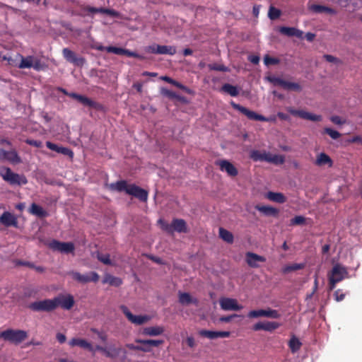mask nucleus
Segmentation results:
<instances>
[{"instance_id":"1","label":"nucleus","mask_w":362,"mask_h":362,"mask_svg":"<svg viewBox=\"0 0 362 362\" xmlns=\"http://www.w3.org/2000/svg\"><path fill=\"white\" fill-rule=\"evenodd\" d=\"M28 337V332L22 329H7L0 332L1 339L16 345L25 341Z\"/></svg>"},{"instance_id":"2","label":"nucleus","mask_w":362,"mask_h":362,"mask_svg":"<svg viewBox=\"0 0 362 362\" xmlns=\"http://www.w3.org/2000/svg\"><path fill=\"white\" fill-rule=\"evenodd\" d=\"M0 176L11 186H21L28 183V180L24 175L13 173L11 169L8 167L0 168Z\"/></svg>"},{"instance_id":"3","label":"nucleus","mask_w":362,"mask_h":362,"mask_svg":"<svg viewBox=\"0 0 362 362\" xmlns=\"http://www.w3.org/2000/svg\"><path fill=\"white\" fill-rule=\"evenodd\" d=\"M91 48L98 51H107L109 53H114L117 55H126L129 57H134L140 59H143L144 57L137 54L136 52L130 51L127 49L117 47L113 46L104 47L98 42L93 43L91 45Z\"/></svg>"},{"instance_id":"4","label":"nucleus","mask_w":362,"mask_h":362,"mask_svg":"<svg viewBox=\"0 0 362 362\" xmlns=\"http://www.w3.org/2000/svg\"><path fill=\"white\" fill-rule=\"evenodd\" d=\"M348 275L344 267L339 264H335L328 276L329 289L333 290L337 283L341 281Z\"/></svg>"},{"instance_id":"5","label":"nucleus","mask_w":362,"mask_h":362,"mask_svg":"<svg viewBox=\"0 0 362 362\" xmlns=\"http://www.w3.org/2000/svg\"><path fill=\"white\" fill-rule=\"evenodd\" d=\"M28 308L35 312H52L57 308L55 298L52 299H45L31 303Z\"/></svg>"},{"instance_id":"6","label":"nucleus","mask_w":362,"mask_h":362,"mask_svg":"<svg viewBox=\"0 0 362 362\" xmlns=\"http://www.w3.org/2000/svg\"><path fill=\"white\" fill-rule=\"evenodd\" d=\"M231 106L236 110H238L242 114L245 115L249 119L261 122H270L274 121V119L266 117L262 115H259L254 111L237 104L234 102L230 103Z\"/></svg>"},{"instance_id":"7","label":"nucleus","mask_w":362,"mask_h":362,"mask_svg":"<svg viewBox=\"0 0 362 362\" xmlns=\"http://www.w3.org/2000/svg\"><path fill=\"white\" fill-rule=\"evenodd\" d=\"M71 278L77 282L86 284L88 282H97L99 280V275L95 272H90L86 274L75 271H71L68 273Z\"/></svg>"},{"instance_id":"8","label":"nucleus","mask_w":362,"mask_h":362,"mask_svg":"<svg viewBox=\"0 0 362 362\" xmlns=\"http://www.w3.org/2000/svg\"><path fill=\"white\" fill-rule=\"evenodd\" d=\"M20 57L21 58V61L18 66L19 69L33 68L36 71H40L42 69V64L40 60L34 56L30 55L26 57H23L20 55Z\"/></svg>"},{"instance_id":"9","label":"nucleus","mask_w":362,"mask_h":362,"mask_svg":"<svg viewBox=\"0 0 362 362\" xmlns=\"http://www.w3.org/2000/svg\"><path fill=\"white\" fill-rule=\"evenodd\" d=\"M69 96L73 99L76 100L77 101H78L80 103L85 106L93 108L96 110H103L104 107L102 104L95 102L85 95H80L76 93H71L70 94H69Z\"/></svg>"},{"instance_id":"10","label":"nucleus","mask_w":362,"mask_h":362,"mask_svg":"<svg viewBox=\"0 0 362 362\" xmlns=\"http://www.w3.org/2000/svg\"><path fill=\"white\" fill-rule=\"evenodd\" d=\"M62 54L64 58L69 63L79 67H82L86 62V60L83 57H78L77 54L69 49V48H64L62 49Z\"/></svg>"},{"instance_id":"11","label":"nucleus","mask_w":362,"mask_h":362,"mask_svg":"<svg viewBox=\"0 0 362 362\" xmlns=\"http://www.w3.org/2000/svg\"><path fill=\"white\" fill-rule=\"evenodd\" d=\"M121 310L128 319L129 322L136 325H141L148 320H150V317L148 315H133L125 305H122L120 307Z\"/></svg>"},{"instance_id":"12","label":"nucleus","mask_w":362,"mask_h":362,"mask_svg":"<svg viewBox=\"0 0 362 362\" xmlns=\"http://www.w3.org/2000/svg\"><path fill=\"white\" fill-rule=\"evenodd\" d=\"M81 11L86 12L88 13H103L108 15L113 18H119L121 14L119 12L117 11L115 9L107 8H95L90 6H83L81 7Z\"/></svg>"},{"instance_id":"13","label":"nucleus","mask_w":362,"mask_h":362,"mask_svg":"<svg viewBox=\"0 0 362 362\" xmlns=\"http://www.w3.org/2000/svg\"><path fill=\"white\" fill-rule=\"evenodd\" d=\"M49 246L53 250L59 251L64 253H73L75 249L74 243L71 242H59L56 240H52Z\"/></svg>"},{"instance_id":"14","label":"nucleus","mask_w":362,"mask_h":362,"mask_svg":"<svg viewBox=\"0 0 362 362\" xmlns=\"http://www.w3.org/2000/svg\"><path fill=\"white\" fill-rule=\"evenodd\" d=\"M270 81L272 82L275 86H281L287 90H294L296 92H300L302 90L300 85L298 83L286 81L281 78H270Z\"/></svg>"},{"instance_id":"15","label":"nucleus","mask_w":362,"mask_h":362,"mask_svg":"<svg viewBox=\"0 0 362 362\" xmlns=\"http://www.w3.org/2000/svg\"><path fill=\"white\" fill-rule=\"evenodd\" d=\"M54 298L57 308L61 307L64 310H70L74 305V298L71 294H59Z\"/></svg>"},{"instance_id":"16","label":"nucleus","mask_w":362,"mask_h":362,"mask_svg":"<svg viewBox=\"0 0 362 362\" xmlns=\"http://www.w3.org/2000/svg\"><path fill=\"white\" fill-rule=\"evenodd\" d=\"M221 308L223 310L238 311L243 309V306L238 303L236 299L230 298H221L219 300Z\"/></svg>"},{"instance_id":"17","label":"nucleus","mask_w":362,"mask_h":362,"mask_svg":"<svg viewBox=\"0 0 362 362\" xmlns=\"http://www.w3.org/2000/svg\"><path fill=\"white\" fill-rule=\"evenodd\" d=\"M288 112L293 115L299 117L304 119H308L313 122H320L322 120V117L321 115H315L304 110H298L293 108H290L288 110Z\"/></svg>"},{"instance_id":"18","label":"nucleus","mask_w":362,"mask_h":362,"mask_svg":"<svg viewBox=\"0 0 362 362\" xmlns=\"http://www.w3.org/2000/svg\"><path fill=\"white\" fill-rule=\"evenodd\" d=\"M0 223L6 227L18 228L17 217L9 211H4L0 216Z\"/></svg>"},{"instance_id":"19","label":"nucleus","mask_w":362,"mask_h":362,"mask_svg":"<svg viewBox=\"0 0 362 362\" xmlns=\"http://www.w3.org/2000/svg\"><path fill=\"white\" fill-rule=\"evenodd\" d=\"M127 194L134 196L141 202H146L148 199V192L134 184L129 185Z\"/></svg>"},{"instance_id":"20","label":"nucleus","mask_w":362,"mask_h":362,"mask_svg":"<svg viewBox=\"0 0 362 362\" xmlns=\"http://www.w3.org/2000/svg\"><path fill=\"white\" fill-rule=\"evenodd\" d=\"M221 171H226L229 176L235 177L238 174L237 168L227 160H220L216 162Z\"/></svg>"},{"instance_id":"21","label":"nucleus","mask_w":362,"mask_h":362,"mask_svg":"<svg viewBox=\"0 0 362 362\" xmlns=\"http://www.w3.org/2000/svg\"><path fill=\"white\" fill-rule=\"evenodd\" d=\"M199 334L202 337H206L211 339H216L218 337L226 338L230 335V332L228 331H211L202 329L199 332Z\"/></svg>"},{"instance_id":"22","label":"nucleus","mask_w":362,"mask_h":362,"mask_svg":"<svg viewBox=\"0 0 362 362\" xmlns=\"http://www.w3.org/2000/svg\"><path fill=\"white\" fill-rule=\"evenodd\" d=\"M246 262L247 264L252 268H257L259 267L258 262H266V258L263 256L257 255L255 253L248 252L246 253Z\"/></svg>"},{"instance_id":"23","label":"nucleus","mask_w":362,"mask_h":362,"mask_svg":"<svg viewBox=\"0 0 362 362\" xmlns=\"http://www.w3.org/2000/svg\"><path fill=\"white\" fill-rule=\"evenodd\" d=\"M0 158L5 159L9 162L17 164L21 162V158L18 155L17 152L13 151H5L0 149Z\"/></svg>"},{"instance_id":"24","label":"nucleus","mask_w":362,"mask_h":362,"mask_svg":"<svg viewBox=\"0 0 362 362\" xmlns=\"http://www.w3.org/2000/svg\"><path fill=\"white\" fill-rule=\"evenodd\" d=\"M46 146L52 151H56V152L63 154L64 156H67L71 159H72L74 157V152L69 148L59 146L58 145H57L51 141H47Z\"/></svg>"},{"instance_id":"25","label":"nucleus","mask_w":362,"mask_h":362,"mask_svg":"<svg viewBox=\"0 0 362 362\" xmlns=\"http://www.w3.org/2000/svg\"><path fill=\"white\" fill-rule=\"evenodd\" d=\"M169 226L166 227V230H168ZM170 228H172L175 231L178 233H187L188 229L187 223L184 219L174 218L172 221Z\"/></svg>"},{"instance_id":"26","label":"nucleus","mask_w":362,"mask_h":362,"mask_svg":"<svg viewBox=\"0 0 362 362\" xmlns=\"http://www.w3.org/2000/svg\"><path fill=\"white\" fill-rule=\"evenodd\" d=\"M279 31L282 35L288 37L296 36L298 38H302L303 35V31L293 27L282 26L279 28Z\"/></svg>"},{"instance_id":"27","label":"nucleus","mask_w":362,"mask_h":362,"mask_svg":"<svg viewBox=\"0 0 362 362\" xmlns=\"http://www.w3.org/2000/svg\"><path fill=\"white\" fill-rule=\"evenodd\" d=\"M69 344L71 346H80L81 348L85 349L89 351H94V349L92 344L87 341L86 339L79 338H73L69 341Z\"/></svg>"},{"instance_id":"28","label":"nucleus","mask_w":362,"mask_h":362,"mask_svg":"<svg viewBox=\"0 0 362 362\" xmlns=\"http://www.w3.org/2000/svg\"><path fill=\"white\" fill-rule=\"evenodd\" d=\"M315 164L317 166L328 165L332 167L333 161L332 158L325 153H320L317 156Z\"/></svg>"},{"instance_id":"29","label":"nucleus","mask_w":362,"mask_h":362,"mask_svg":"<svg viewBox=\"0 0 362 362\" xmlns=\"http://www.w3.org/2000/svg\"><path fill=\"white\" fill-rule=\"evenodd\" d=\"M164 332V328L161 326L147 327L144 328L142 334L146 336L156 337L162 334Z\"/></svg>"},{"instance_id":"30","label":"nucleus","mask_w":362,"mask_h":362,"mask_svg":"<svg viewBox=\"0 0 362 362\" xmlns=\"http://www.w3.org/2000/svg\"><path fill=\"white\" fill-rule=\"evenodd\" d=\"M255 209L262 213L264 215L267 216H277L279 214V210L274 207L270 206H259L257 205Z\"/></svg>"},{"instance_id":"31","label":"nucleus","mask_w":362,"mask_h":362,"mask_svg":"<svg viewBox=\"0 0 362 362\" xmlns=\"http://www.w3.org/2000/svg\"><path fill=\"white\" fill-rule=\"evenodd\" d=\"M179 302L182 305H189L193 303L197 305L199 303V300L197 298H192L189 293L185 292H179Z\"/></svg>"},{"instance_id":"32","label":"nucleus","mask_w":362,"mask_h":362,"mask_svg":"<svg viewBox=\"0 0 362 362\" xmlns=\"http://www.w3.org/2000/svg\"><path fill=\"white\" fill-rule=\"evenodd\" d=\"M123 281L119 277L114 276L107 274L103 279V284H108L110 286L118 287L122 284Z\"/></svg>"},{"instance_id":"33","label":"nucleus","mask_w":362,"mask_h":362,"mask_svg":"<svg viewBox=\"0 0 362 362\" xmlns=\"http://www.w3.org/2000/svg\"><path fill=\"white\" fill-rule=\"evenodd\" d=\"M111 190L117 192H125L127 194V190L129 188V185L127 184L125 180H120L116 182L112 183L110 185Z\"/></svg>"},{"instance_id":"34","label":"nucleus","mask_w":362,"mask_h":362,"mask_svg":"<svg viewBox=\"0 0 362 362\" xmlns=\"http://www.w3.org/2000/svg\"><path fill=\"white\" fill-rule=\"evenodd\" d=\"M266 197L270 201L279 204H283L286 201V197L281 192H267Z\"/></svg>"},{"instance_id":"35","label":"nucleus","mask_w":362,"mask_h":362,"mask_svg":"<svg viewBox=\"0 0 362 362\" xmlns=\"http://www.w3.org/2000/svg\"><path fill=\"white\" fill-rule=\"evenodd\" d=\"M30 213L40 218H44L47 216V212L42 206L35 203H33L31 204L30 208Z\"/></svg>"},{"instance_id":"36","label":"nucleus","mask_w":362,"mask_h":362,"mask_svg":"<svg viewBox=\"0 0 362 362\" xmlns=\"http://www.w3.org/2000/svg\"><path fill=\"white\" fill-rule=\"evenodd\" d=\"M176 53V48L173 46L168 45H158L157 54H169L174 55Z\"/></svg>"},{"instance_id":"37","label":"nucleus","mask_w":362,"mask_h":362,"mask_svg":"<svg viewBox=\"0 0 362 362\" xmlns=\"http://www.w3.org/2000/svg\"><path fill=\"white\" fill-rule=\"evenodd\" d=\"M221 91L225 92L229 94L230 96L236 97L239 94V90L238 88L235 86H233L230 83H225L221 87Z\"/></svg>"},{"instance_id":"38","label":"nucleus","mask_w":362,"mask_h":362,"mask_svg":"<svg viewBox=\"0 0 362 362\" xmlns=\"http://www.w3.org/2000/svg\"><path fill=\"white\" fill-rule=\"evenodd\" d=\"M136 343H139L140 344H146L148 345L149 347L151 349V347H158L160 345H161L163 343V340L160 339H136L135 340Z\"/></svg>"},{"instance_id":"39","label":"nucleus","mask_w":362,"mask_h":362,"mask_svg":"<svg viewBox=\"0 0 362 362\" xmlns=\"http://www.w3.org/2000/svg\"><path fill=\"white\" fill-rule=\"evenodd\" d=\"M219 236L222 240L228 243H233V233L223 228H219Z\"/></svg>"},{"instance_id":"40","label":"nucleus","mask_w":362,"mask_h":362,"mask_svg":"<svg viewBox=\"0 0 362 362\" xmlns=\"http://www.w3.org/2000/svg\"><path fill=\"white\" fill-rule=\"evenodd\" d=\"M311 10L315 13H327L330 14H334L336 12L333 8H331L329 7L322 6V5H317L314 4L311 6Z\"/></svg>"},{"instance_id":"41","label":"nucleus","mask_w":362,"mask_h":362,"mask_svg":"<svg viewBox=\"0 0 362 362\" xmlns=\"http://www.w3.org/2000/svg\"><path fill=\"white\" fill-rule=\"evenodd\" d=\"M304 267H305V264H303V263H300V264L294 263V264H292L290 265L285 266L283 268L282 272L284 274H288V273L293 272V271L302 269Z\"/></svg>"},{"instance_id":"42","label":"nucleus","mask_w":362,"mask_h":362,"mask_svg":"<svg viewBox=\"0 0 362 362\" xmlns=\"http://www.w3.org/2000/svg\"><path fill=\"white\" fill-rule=\"evenodd\" d=\"M161 93L169 98H171V99H177L179 101H185V98L182 97V96H180L179 95H177L176 93L170 90H168L167 88H163L161 90Z\"/></svg>"},{"instance_id":"43","label":"nucleus","mask_w":362,"mask_h":362,"mask_svg":"<svg viewBox=\"0 0 362 362\" xmlns=\"http://www.w3.org/2000/svg\"><path fill=\"white\" fill-rule=\"evenodd\" d=\"M122 351V349L120 347H110L109 349L107 348L105 356L107 358H115L119 355Z\"/></svg>"},{"instance_id":"44","label":"nucleus","mask_w":362,"mask_h":362,"mask_svg":"<svg viewBox=\"0 0 362 362\" xmlns=\"http://www.w3.org/2000/svg\"><path fill=\"white\" fill-rule=\"evenodd\" d=\"M289 348L293 353L298 351L301 346V343L296 337H292L288 343Z\"/></svg>"},{"instance_id":"45","label":"nucleus","mask_w":362,"mask_h":362,"mask_svg":"<svg viewBox=\"0 0 362 362\" xmlns=\"http://www.w3.org/2000/svg\"><path fill=\"white\" fill-rule=\"evenodd\" d=\"M281 14V11L279 8H276L274 6H270L268 12V16L269 18L274 21L280 17Z\"/></svg>"},{"instance_id":"46","label":"nucleus","mask_w":362,"mask_h":362,"mask_svg":"<svg viewBox=\"0 0 362 362\" xmlns=\"http://www.w3.org/2000/svg\"><path fill=\"white\" fill-rule=\"evenodd\" d=\"M323 134H328L332 139H338L341 136V134L331 128L325 127L323 130Z\"/></svg>"},{"instance_id":"47","label":"nucleus","mask_w":362,"mask_h":362,"mask_svg":"<svg viewBox=\"0 0 362 362\" xmlns=\"http://www.w3.org/2000/svg\"><path fill=\"white\" fill-rule=\"evenodd\" d=\"M265 315H266V310H263V309L251 310L247 314V317L250 318H257V317H265Z\"/></svg>"},{"instance_id":"48","label":"nucleus","mask_w":362,"mask_h":362,"mask_svg":"<svg viewBox=\"0 0 362 362\" xmlns=\"http://www.w3.org/2000/svg\"><path fill=\"white\" fill-rule=\"evenodd\" d=\"M264 153L260 152L258 150H253L250 152V157L254 161H263Z\"/></svg>"},{"instance_id":"49","label":"nucleus","mask_w":362,"mask_h":362,"mask_svg":"<svg viewBox=\"0 0 362 362\" xmlns=\"http://www.w3.org/2000/svg\"><path fill=\"white\" fill-rule=\"evenodd\" d=\"M280 324L276 322H264V331L272 332L279 327Z\"/></svg>"},{"instance_id":"50","label":"nucleus","mask_w":362,"mask_h":362,"mask_svg":"<svg viewBox=\"0 0 362 362\" xmlns=\"http://www.w3.org/2000/svg\"><path fill=\"white\" fill-rule=\"evenodd\" d=\"M208 66L210 70H214V71L226 72V71H228V70H229L227 66H224L223 64H209Z\"/></svg>"},{"instance_id":"51","label":"nucleus","mask_w":362,"mask_h":362,"mask_svg":"<svg viewBox=\"0 0 362 362\" xmlns=\"http://www.w3.org/2000/svg\"><path fill=\"white\" fill-rule=\"evenodd\" d=\"M97 258L100 262H103V264H105L106 265L112 264V262L110 258V255H108V254L103 255V254L98 252L97 254Z\"/></svg>"},{"instance_id":"52","label":"nucleus","mask_w":362,"mask_h":362,"mask_svg":"<svg viewBox=\"0 0 362 362\" xmlns=\"http://www.w3.org/2000/svg\"><path fill=\"white\" fill-rule=\"evenodd\" d=\"M265 317L272 319H279L281 317V315L279 313L277 310L268 308L266 310Z\"/></svg>"},{"instance_id":"53","label":"nucleus","mask_w":362,"mask_h":362,"mask_svg":"<svg viewBox=\"0 0 362 362\" xmlns=\"http://www.w3.org/2000/svg\"><path fill=\"white\" fill-rule=\"evenodd\" d=\"M264 62L265 65H276L279 63V59L274 57H271L269 55H265L264 57Z\"/></svg>"},{"instance_id":"54","label":"nucleus","mask_w":362,"mask_h":362,"mask_svg":"<svg viewBox=\"0 0 362 362\" xmlns=\"http://www.w3.org/2000/svg\"><path fill=\"white\" fill-rule=\"evenodd\" d=\"M285 161L284 157L281 155H272L270 160L271 163L274 164H283Z\"/></svg>"},{"instance_id":"55","label":"nucleus","mask_w":362,"mask_h":362,"mask_svg":"<svg viewBox=\"0 0 362 362\" xmlns=\"http://www.w3.org/2000/svg\"><path fill=\"white\" fill-rule=\"evenodd\" d=\"M305 222V218L302 216H296L291 220V225H303Z\"/></svg>"},{"instance_id":"56","label":"nucleus","mask_w":362,"mask_h":362,"mask_svg":"<svg viewBox=\"0 0 362 362\" xmlns=\"http://www.w3.org/2000/svg\"><path fill=\"white\" fill-rule=\"evenodd\" d=\"M334 299L336 301L339 302L344 300L345 294L343 293L341 289H337L334 293Z\"/></svg>"},{"instance_id":"57","label":"nucleus","mask_w":362,"mask_h":362,"mask_svg":"<svg viewBox=\"0 0 362 362\" xmlns=\"http://www.w3.org/2000/svg\"><path fill=\"white\" fill-rule=\"evenodd\" d=\"M25 143L27 144H29L30 146H35V147H37V148H40L42 146V143L40 140H34V139H28L25 140Z\"/></svg>"},{"instance_id":"58","label":"nucleus","mask_w":362,"mask_h":362,"mask_svg":"<svg viewBox=\"0 0 362 362\" xmlns=\"http://www.w3.org/2000/svg\"><path fill=\"white\" fill-rule=\"evenodd\" d=\"M239 317L237 314H233L228 316H222L219 318V321L221 322H229L231 321V320L234 317Z\"/></svg>"},{"instance_id":"59","label":"nucleus","mask_w":362,"mask_h":362,"mask_svg":"<svg viewBox=\"0 0 362 362\" xmlns=\"http://www.w3.org/2000/svg\"><path fill=\"white\" fill-rule=\"evenodd\" d=\"M173 85L176 86L177 88L185 91L187 93H191V90L189 88H188L187 86L182 85V83H179L178 81H175Z\"/></svg>"},{"instance_id":"60","label":"nucleus","mask_w":362,"mask_h":362,"mask_svg":"<svg viewBox=\"0 0 362 362\" xmlns=\"http://www.w3.org/2000/svg\"><path fill=\"white\" fill-rule=\"evenodd\" d=\"M91 330L92 332L98 334V337H99L100 339H101V341L104 342L107 341V337L105 333L100 332L95 329H92Z\"/></svg>"},{"instance_id":"61","label":"nucleus","mask_w":362,"mask_h":362,"mask_svg":"<svg viewBox=\"0 0 362 362\" xmlns=\"http://www.w3.org/2000/svg\"><path fill=\"white\" fill-rule=\"evenodd\" d=\"M254 331L264 330V322H259L252 327Z\"/></svg>"},{"instance_id":"62","label":"nucleus","mask_w":362,"mask_h":362,"mask_svg":"<svg viewBox=\"0 0 362 362\" xmlns=\"http://www.w3.org/2000/svg\"><path fill=\"white\" fill-rule=\"evenodd\" d=\"M323 57L327 62L330 63H337L339 62V59L337 57L330 54H325Z\"/></svg>"},{"instance_id":"63","label":"nucleus","mask_w":362,"mask_h":362,"mask_svg":"<svg viewBox=\"0 0 362 362\" xmlns=\"http://www.w3.org/2000/svg\"><path fill=\"white\" fill-rule=\"evenodd\" d=\"M56 339L60 344H63L66 341V337L65 336V334L59 332L56 334Z\"/></svg>"},{"instance_id":"64","label":"nucleus","mask_w":362,"mask_h":362,"mask_svg":"<svg viewBox=\"0 0 362 362\" xmlns=\"http://www.w3.org/2000/svg\"><path fill=\"white\" fill-rule=\"evenodd\" d=\"M158 45H153L146 47V52L153 54H157V47Z\"/></svg>"}]
</instances>
